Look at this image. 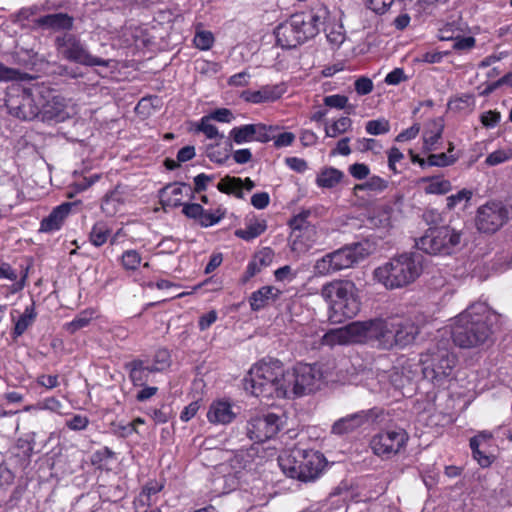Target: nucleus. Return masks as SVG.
Segmentation results:
<instances>
[{"instance_id": "nucleus-4", "label": "nucleus", "mask_w": 512, "mask_h": 512, "mask_svg": "<svg viewBox=\"0 0 512 512\" xmlns=\"http://www.w3.org/2000/svg\"><path fill=\"white\" fill-rule=\"evenodd\" d=\"M286 370L278 359H262L254 364L244 379V388L255 397L286 398Z\"/></svg>"}, {"instance_id": "nucleus-56", "label": "nucleus", "mask_w": 512, "mask_h": 512, "mask_svg": "<svg viewBox=\"0 0 512 512\" xmlns=\"http://www.w3.org/2000/svg\"><path fill=\"white\" fill-rule=\"evenodd\" d=\"M404 159V154L396 146L391 147L387 151L388 168L393 174H398L400 171L397 169L396 164Z\"/></svg>"}, {"instance_id": "nucleus-50", "label": "nucleus", "mask_w": 512, "mask_h": 512, "mask_svg": "<svg viewBox=\"0 0 512 512\" xmlns=\"http://www.w3.org/2000/svg\"><path fill=\"white\" fill-rule=\"evenodd\" d=\"M211 119L208 115L203 116L196 124L195 132H202L208 139L223 138L224 136L219 133L218 128L210 123Z\"/></svg>"}, {"instance_id": "nucleus-45", "label": "nucleus", "mask_w": 512, "mask_h": 512, "mask_svg": "<svg viewBox=\"0 0 512 512\" xmlns=\"http://www.w3.org/2000/svg\"><path fill=\"white\" fill-rule=\"evenodd\" d=\"M172 359L170 351L166 348L156 350L153 356V363L150 365L151 370L155 372H162L171 366Z\"/></svg>"}, {"instance_id": "nucleus-18", "label": "nucleus", "mask_w": 512, "mask_h": 512, "mask_svg": "<svg viewBox=\"0 0 512 512\" xmlns=\"http://www.w3.org/2000/svg\"><path fill=\"white\" fill-rule=\"evenodd\" d=\"M182 213L188 219L194 222L201 228H208L220 223L227 214V209L219 206L216 209H205L199 203L184 204Z\"/></svg>"}, {"instance_id": "nucleus-62", "label": "nucleus", "mask_w": 512, "mask_h": 512, "mask_svg": "<svg viewBox=\"0 0 512 512\" xmlns=\"http://www.w3.org/2000/svg\"><path fill=\"white\" fill-rule=\"evenodd\" d=\"M394 0H366L367 7L378 15L386 13Z\"/></svg>"}, {"instance_id": "nucleus-47", "label": "nucleus", "mask_w": 512, "mask_h": 512, "mask_svg": "<svg viewBox=\"0 0 512 512\" xmlns=\"http://www.w3.org/2000/svg\"><path fill=\"white\" fill-rule=\"evenodd\" d=\"M166 484V480L164 478L160 479H149L141 488L139 494L142 498H147L150 501H154L153 497L160 493Z\"/></svg>"}, {"instance_id": "nucleus-24", "label": "nucleus", "mask_w": 512, "mask_h": 512, "mask_svg": "<svg viewBox=\"0 0 512 512\" xmlns=\"http://www.w3.org/2000/svg\"><path fill=\"white\" fill-rule=\"evenodd\" d=\"M282 294L278 288L265 285L251 293L248 302L250 308L254 312H258L266 308L269 304L276 302Z\"/></svg>"}, {"instance_id": "nucleus-55", "label": "nucleus", "mask_w": 512, "mask_h": 512, "mask_svg": "<svg viewBox=\"0 0 512 512\" xmlns=\"http://www.w3.org/2000/svg\"><path fill=\"white\" fill-rule=\"evenodd\" d=\"M348 97L342 94H333L325 96L323 99L324 105L329 108L345 109L348 107Z\"/></svg>"}, {"instance_id": "nucleus-61", "label": "nucleus", "mask_w": 512, "mask_h": 512, "mask_svg": "<svg viewBox=\"0 0 512 512\" xmlns=\"http://www.w3.org/2000/svg\"><path fill=\"white\" fill-rule=\"evenodd\" d=\"M421 126L419 123H414L411 127L401 131L396 137L395 142L404 143L415 139L419 132Z\"/></svg>"}, {"instance_id": "nucleus-33", "label": "nucleus", "mask_w": 512, "mask_h": 512, "mask_svg": "<svg viewBox=\"0 0 512 512\" xmlns=\"http://www.w3.org/2000/svg\"><path fill=\"white\" fill-rule=\"evenodd\" d=\"M344 173L334 167H324L316 177V185L320 188H334L343 179Z\"/></svg>"}, {"instance_id": "nucleus-28", "label": "nucleus", "mask_w": 512, "mask_h": 512, "mask_svg": "<svg viewBox=\"0 0 512 512\" xmlns=\"http://www.w3.org/2000/svg\"><path fill=\"white\" fill-rule=\"evenodd\" d=\"M129 373V379L133 386H144L149 380L150 373H156L151 370V366L146 365L144 360L134 359L125 365Z\"/></svg>"}, {"instance_id": "nucleus-32", "label": "nucleus", "mask_w": 512, "mask_h": 512, "mask_svg": "<svg viewBox=\"0 0 512 512\" xmlns=\"http://www.w3.org/2000/svg\"><path fill=\"white\" fill-rule=\"evenodd\" d=\"M267 230V221L265 219L253 218L246 223L244 228L237 229L235 236L244 240L252 241Z\"/></svg>"}, {"instance_id": "nucleus-23", "label": "nucleus", "mask_w": 512, "mask_h": 512, "mask_svg": "<svg viewBox=\"0 0 512 512\" xmlns=\"http://www.w3.org/2000/svg\"><path fill=\"white\" fill-rule=\"evenodd\" d=\"M260 446L252 444L247 449H241L237 451L230 459V465L233 469L251 470L254 466L261 465L264 459L263 455H260Z\"/></svg>"}, {"instance_id": "nucleus-54", "label": "nucleus", "mask_w": 512, "mask_h": 512, "mask_svg": "<svg viewBox=\"0 0 512 512\" xmlns=\"http://www.w3.org/2000/svg\"><path fill=\"white\" fill-rule=\"evenodd\" d=\"M452 41V47L457 51H469L476 45V39L473 36H461L460 32H457V35Z\"/></svg>"}, {"instance_id": "nucleus-39", "label": "nucleus", "mask_w": 512, "mask_h": 512, "mask_svg": "<svg viewBox=\"0 0 512 512\" xmlns=\"http://www.w3.org/2000/svg\"><path fill=\"white\" fill-rule=\"evenodd\" d=\"M110 235L111 229L108 224L104 221H99L93 225L89 239L94 246L100 247L108 241Z\"/></svg>"}, {"instance_id": "nucleus-10", "label": "nucleus", "mask_w": 512, "mask_h": 512, "mask_svg": "<svg viewBox=\"0 0 512 512\" xmlns=\"http://www.w3.org/2000/svg\"><path fill=\"white\" fill-rule=\"evenodd\" d=\"M322 378L317 364L297 363L291 370H286L285 379H282L286 382V398L313 392Z\"/></svg>"}, {"instance_id": "nucleus-64", "label": "nucleus", "mask_w": 512, "mask_h": 512, "mask_svg": "<svg viewBox=\"0 0 512 512\" xmlns=\"http://www.w3.org/2000/svg\"><path fill=\"white\" fill-rule=\"evenodd\" d=\"M348 171L357 180L366 179L370 174L369 166L364 163H354L349 166Z\"/></svg>"}, {"instance_id": "nucleus-8", "label": "nucleus", "mask_w": 512, "mask_h": 512, "mask_svg": "<svg viewBox=\"0 0 512 512\" xmlns=\"http://www.w3.org/2000/svg\"><path fill=\"white\" fill-rule=\"evenodd\" d=\"M422 267L413 254L403 253L374 270V279L387 289H396L414 282Z\"/></svg>"}, {"instance_id": "nucleus-49", "label": "nucleus", "mask_w": 512, "mask_h": 512, "mask_svg": "<svg viewBox=\"0 0 512 512\" xmlns=\"http://www.w3.org/2000/svg\"><path fill=\"white\" fill-rule=\"evenodd\" d=\"M365 131L373 136L384 135L390 131V122L384 117L369 120L365 124Z\"/></svg>"}, {"instance_id": "nucleus-1", "label": "nucleus", "mask_w": 512, "mask_h": 512, "mask_svg": "<svg viewBox=\"0 0 512 512\" xmlns=\"http://www.w3.org/2000/svg\"><path fill=\"white\" fill-rule=\"evenodd\" d=\"M5 104L11 115L23 120H32L40 112L52 120L63 110L62 97L41 88L13 89L7 94Z\"/></svg>"}, {"instance_id": "nucleus-60", "label": "nucleus", "mask_w": 512, "mask_h": 512, "mask_svg": "<svg viewBox=\"0 0 512 512\" xmlns=\"http://www.w3.org/2000/svg\"><path fill=\"white\" fill-rule=\"evenodd\" d=\"M512 158V152L511 151H505V150H496L490 153L487 157L485 162L490 166H495L501 163H504Z\"/></svg>"}, {"instance_id": "nucleus-7", "label": "nucleus", "mask_w": 512, "mask_h": 512, "mask_svg": "<svg viewBox=\"0 0 512 512\" xmlns=\"http://www.w3.org/2000/svg\"><path fill=\"white\" fill-rule=\"evenodd\" d=\"M278 464L286 476L307 482L320 476L326 458L319 451L294 447L279 455Z\"/></svg>"}, {"instance_id": "nucleus-2", "label": "nucleus", "mask_w": 512, "mask_h": 512, "mask_svg": "<svg viewBox=\"0 0 512 512\" xmlns=\"http://www.w3.org/2000/svg\"><path fill=\"white\" fill-rule=\"evenodd\" d=\"M327 15L328 10L323 4L316 5L308 12L291 15L274 31L277 45L283 49H292L303 44L319 33Z\"/></svg>"}, {"instance_id": "nucleus-17", "label": "nucleus", "mask_w": 512, "mask_h": 512, "mask_svg": "<svg viewBox=\"0 0 512 512\" xmlns=\"http://www.w3.org/2000/svg\"><path fill=\"white\" fill-rule=\"evenodd\" d=\"M274 129L273 126L263 123L235 126L229 132V140L238 145L254 141L267 143L273 139L269 131Z\"/></svg>"}, {"instance_id": "nucleus-29", "label": "nucleus", "mask_w": 512, "mask_h": 512, "mask_svg": "<svg viewBox=\"0 0 512 512\" xmlns=\"http://www.w3.org/2000/svg\"><path fill=\"white\" fill-rule=\"evenodd\" d=\"M124 204V193L116 188L105 194L102 199L101 210L106 216L113 217L122 211Z\"/></svg>"}, {"instance_id": "nucleus-43", "label": "nucleus", "mask_w": 512, "mask_h": 512, "mask_svg": "<svg viewBox=\"0 0 512 512\" xmlns=\"http://www.w3.org/2000/svg\"><path fill=\"white\" fill-rule=\"evenodd\" d=\"M352 120L348 116H342L331 125L325 126L326 137L335 138L340 134H344L349 131L352 127Z\"/></svg>"}, {"instance_id": "nucleus-20", "label": "nucleus", "mask_w": 512, "mask_h": 512, "mask_svg": "<svg viewBox=\"0 0 512 512\" xmlns=\"http://www.w3.org/2000/svg\"><path fill=\"white\" fill-rule=\"evenodd\" d=\"M185 195L188 196L190 200L193 199L192 187L190 184L184 182L169 183L159 190L160 204L164 209H166V207H183L185 204L183 202Z\"/></svg>"}, {"instance_id": "nucleus-44", "label": "nucleus", "mask_w": 512, "mask_h": 512, "mask_svg": "<svg viewBox=\"0 0 512 512\" xmlns=\"http://www.w3.org/2000/svg\"><path fill=\"white\" fill-rule=\"evenodd\" d=\"M115 453L108 447H103L96 450L91 455V464L97 469H107L109 462L114 459Z\"/></svg>"}, {"instance_id": "nucleus-46", "label": "nucleus", "mask_w": 512, "mask_h": 512, "mask_svg": "<svg viewBox=\"0 0 512 512\" xmlns=\"http://www.w3.org/2000/svg\"><path fill=\"white\" fill-rule=\"evenodd\" d=\"M458 156L454 154H447L445 152L441 153H429L428 154V165L429 167H448L454 165L457 160Z\"/></svg>"}, {"instance_id": "nucleus-15", "label": "nucleus", "mask_w": 512, "mask_h": 512, "mask_svg": "<svg viewBox=\"0 0 512 512\" xmlns=\"http://www.w3.org/2000/svg\"><path fill=\"white\" fill-rule=\"evenodd\" d=\"M284 421L275 413H267L252 417L247 423V435L260 446L261 443L273 439L283 428Z\"/></svg>"}, {"instance_id": "nucleus-14", "label": "nucleus", "mask_w": 512, "mask_h": 512, "mask_svg": "<svg viewBox=\"0 0 512 512\" xmlns=\"http://www.w3.org/2000/svg\"><path fill=\"white\" fill-rule=\"evenodd\" d=\"M409 441L408 432L397 425H389L375 434L370 442L373 453L383 459L404 451Z\"/></svg>"}, {"instance_id": "nucleus-34", "label": "nucleus", "mask_w": 512, "mask_h": 512, "mask_svg": "<svg viewBox=\"0 0 512 512\" xmlns=\"http://www.w3.org/2000/svg\"><path fill=\"white\" fill-rule=\"evenodd\" d=\"M64 223V203L58 205L41 221L39 231L52 233L61 229Z\"/></svg>"}, {"instance_id": "nucleus-27", "label": "nucleus", "mask_w": 512, "mask_h": 512, "mask_svg": "<svg viewBox=\"0 0 512 512\" xmlns=\"http://www.w3.org/2000/svg\"><path fill=\"white\" fill-rule=\"evenodd\" d=\"M370 411H360L336 421L332 426L334 434L342 435L354 431L364 423L368 422Z\"/></svg>"}, {"instance_id": "nucleus-12", "label": "nucleus", "mask_w": 512, "mask_h": 512, "mask_svg": "<svg viewBox=\"0 0 512 512\" xmlns=\"http://www.w3.org/2000/svg\"><path fill=\"white\" fill-rule=\"evenodd\" d=\"M391 349L404 348L415 342L425 325V317L420 312L391 316Z\"/></svg>"}, {"instance_id": "nucleus-51", "label": "nucleus", "mask_w": 512, "mask_h": 512, "mask_svg": "<svg viewBox=\"0 0 512 512\" xmlns=\"http://www.w3.org/2000/svg\"><path fill=\"white\" fill-rule=\"evenodd\" d=\"M214 41L215 38L213 33L206 30L196 31L193 39L195 47L202 51H207L211 49V47L214 44Z\"/></svg>"}, {"instance_id": "nucleus-11", "label": "nucleus", "mask_w": 512, "mask_h": 512, "mask_svg": "<svg viewBox=\"0 0 512 512\" xmlns=\"http://www.w3.org/2000/svg\"><path fill=\"white\" fill-rule=\"evenodd\" d=\"M460 233L448 226L431 227L415 241L417 249L431 255L450 254L460 243Z\"/></svg>"}, {"instance_id": "nucleus-37", "label": "nucleus", "mask_w": 512, "mask_h": 512, "mask_svg": "<svg viewBox=\"0 0 512 512\" xmlns=\"http://www.w3.org/2000/svg\"><path fill=\"white\" fill-rule=\"evenodd\" d=\"M27 278V269L24 271L20 279H18V273L8 263H2L0 265V279H6L13 282L11 291L13 293L22 290L25 286Z\"/></svg>"}, {"instance_id": "nucleus-36", "label": "nucleus", "mask_w": 512, "mask_h": 512, "mask_svg": "<svg viewBox=\"0 0 512 512\" xmlns=\"http://www.w3.org/2000/svg\"><path fill=\"white\" fill-rule=\"evenodd\" d=\"M242 178L236 176L225 175L217 183V189L219 192L227 195H232L237 199L244 198V192H242L241 185Z\"/></svg>"}, {"instance_id": "nucleus-26", "label": "nucleus", "mask_w": 512, "mask_h": 512, "mask_svg": "<svg viewBox=\"0 0 512 512\" xmlns=\"http://www.w3.org/2000/svg\"><path fill=\"white\" fill-rule=\"evenodd\" d=\"M310 215L311 212L309 210H302L288 221V226L292 231L291 235L295 237L293 242L294 246H296L298 242H301L300 238H302L304 234H315V227L308 221Z\"/></svg>"}, {"instance_id": "nucleus-59", "label": "nucleus", "mask_w": 512, "mask_h": 512, "mask_svg": "<svg viewBox=\"0 0 512 512\" xmlns=\"http://www.w3.org/2000/svg\"><path fill=\"white\" fill-rule=\"evenodd\" d=\"M38 24L49 28H61L64 26V14L57 13L41 17Z\"/></svg>"}, {"instance_id": "nucleus-13", "label": "nucleus", "mask_w": 512, "mask_h": 512, "mask_svg": "<svg viewBox=\"0 0 512 512\" xmlns=\"http://www.w3.org/2000/svg\"><path fill=\"white\" fill-rule=\"evenodd\" d=\"M367 255L368 252L362 244L354 243L318 259L315 264V269L318 273L324 275L334 273L352 267L354 264L363 260Z\"/></svg>"}, {"instance_id": "nucleus-53", "label": "nucleus", "mask_w": 512, "mask_h": 512, "mask_svg": "<svg viewBox=\"0 0 512 512\" xmlns=\"http://www.w3.org/2000/svg\"><path fill=\"white\" fill-rule=\"evenodd\" d=\"M98 179L99 176L95 175L90 179L83 177L80 180L74 182L73 184L69 185L68 189L66 188V198L72 199L75 193L86 190Z\"/></svg>"}, {"instance_id": "nucleus-30", "label": "nucleus", "mask_w": 512, "mask_h": 512, "mask_svg": "<svg viewBox=\"0 0 512 512\" xmlns=\"http://www.w3.org/2000/svg\"><path fill=\"white\" fill-rule=\"evenodd\" d=\"M486 441L487 439L483 435L474 436L469 441L472 456L482 468L490 467L495 459L492 454H489L486 450L481 449V446Z\"/></svg>"}, {"instance_id": "nucleus-9", "label": "nucleus", "mask_w": 512, "mask_h": 512, "mask_svg": "<svg viewBox=\"0 0 512 512\" xmlns=\"http://www.w3.org/2000/svg\"><path fill=\"white\" fill-rule=\"evenodd\" d=\"M456 363L457 357L446 348L435 347L420 355L424 378L439 387L451 377Z\"/></svg>"}, {"instance_id": "nucleus-52", "label": "nucleus", "mask_w": 512, "mask_h": 512, "mask_svg": "<svg viewBox=\"0 0 512 512\" xmlns=\"http://www.w3.org/2000/svg\"><path fill=\"white\" fill-rule=\"evenodd\" d=\"M355 147L361 153L372 151L374 154H379L383 148L380 141L374 138H358Z\"/></svg>"}, {"instance_id": "nucleus-57", "label": "nucleus", "mask_w": 512, "mask_h": 512, "mask_svg": "<svg viewBox=\"0 0 512 512\" xmlns=\"http://www.w3.org/2000/svg\"><path fill=\"white\" fill-rule=\"evenodd\" d=\"M215 179L214 175L200 173L194 177V187L192 188V195L201 193L207 190L208 184Z\"/></svg>"}, {"instance_id": "nucleus-63", "label": "nucleus", "mask_w": 512, "mask_h": 512, "mask_svg": "<svg viewBox=\"0 0 512 512\" xmlns=\"http://www.w3.org/2000/svg\"><path fill=\"white\" fill-rule=\"evenodd\" d=\"M501 119L500 112L496 110H489L481 114L480 121L482 125L486 128L495 127Z\"/></svg>"}, {"instance_id": "nucleus-5", "label": "nucleus", "mask_w": 512, "mask_h": 512, "mask_svg": "<svg viewBox=\"0 0 512 512\" xmlns=\"http://www.w3.org/2000/svg\"><path fill=\"white\" fill-rule=\"evenodd\" d=\"M391 316L387 318H374L366 321H355L343 329L327 333L324 336L326 343L375 342L380 349H391Z\"/></svg>"}, {"instance_id": "nucleus-41", "label": "nucleus", "mask_w": 512, "mask_h": 512, "mask_svg": "<svg viewBox=\"0 0 512 512\" xmlns=\"http://www.w3.org/2000/svg\"><path fill=\"white\" fill-rule=\"evenodd\" d=\"M142 263L141 254L135 249L125 250L120 257V265L127 272L136 271Z\"/></svg>"}, {"instance_id": "nucleus-35", "label": "nucleus", "mask_w": 512, "mask_h": 512, "mask_svg": "<svg viewBox=\"0 0 512 512\" xmlns=\"http://www.w3.org/2000/svg\"><path fill=\"white\" fill-rule=\"evenodd\" d=\"M421 182L427 183L424 188L426 194L445 195L452 190V184L443 176L423 177Z\"/></svg>"}, {"instance_id": "nucleus-6", "label": "nucleus", "mask_w": 512, "mask_h": 512, "mask_svg": "<svg viewBox=\"0 0 512 512\" xmlns=\"http://www.w3.org/2000/svg\"><path fill=\"white\" fill-rule=\"evenodd\" d=\"M356 286L350 280H333L322 286L320 295L329 304V320L343 323L354 318L361 309Z\"/></svg>"}, {"instance_id": "nucleus-16", "label": "nucleus", "mask_w": 512, "mask_h": 512, "mask_svg": "<svg viewBox=\"0 0 512 512\" xmlns=\"http://www.w3.org/2000/svg\"><path fill=\"white\" fill-rule=\"evenodd\" d=\"M508 219V210L502 203H487L478 209L476 224L479 231L494 233Z\"/></svg>"}, {"instance_id": "nucleus-42", "label": "nucleus", "mask_w": 512, "mask_h": 512, "mask_svg": "<svg viewBox=\"0 0 512 512\" xmlns=\"http://www.w3.org/2000/svg\"><path fill=\"white\" fill-rule=\"evenodd\" d=\"M388 186V180L378 175H373L369 177L364 183L356 184L354 189L360 191H371L375 193H381L385 191L388 188Z\"/></svg>"}, {"instance_id": "nucleus-40", "label": "nucleus", "mask_w": 512, "mask_h": 512, "mask_svg": "<svg viewBox=\"0 0 512 512\" xmlns=\"http://www.w3.org/2000/svg\"><path fill=\"white\" fill-rule=\"evenodd\" d=\"M231 150L232 144L230 141H227L223 148L219 144H211L207 147V157L214 163L223 164L229 159Z\"/></svg>"}, {"instance_id": "nucleus-48", "label": "nucleus", "mask_w": 512, "mask_h": 512, "mask_svg": "<svg viewBox=\"0 0 512 512\" xmlns=\"http://www.w3.org/2000/svg\"><path fill=\"white\" fill-rule=\"evenodd\" d=\"M443 128H437L435 131H424L422 139L423 153H430L438 149L439 140L442 138Z\"/></svg>"}, {"instance_id": "nucleus-22", "label": "nucleus", "mask_w": 512, "mask_h": 512, "mask_svg": "<svg viewBox=\"0 0 512 512\" xmlns=\"http://www.w3.org/2000/svg\"><path fill=\"white\" fill-rule=\"evenodd\" d=\"M274 251L270 247H263L256 251L248 262L246 269L241 276L242 284L248 283L253 277L259 274L263 269L270 266L274 259Z\"/></svg>"}, {"instance_id": "nucleus-21", "label": "nucleus", "mask_w": 512, "mask_h": 512, "mask_svg": "<svg viewBox=\"0 0 512 512\" xmlns=\"http://www.w3.org/2000/svg\"><path fill=\"white\" fill-rule=\"evenodd\" d=\"M287 91L285 83L264 85L259 90H244L240 98L247 103L260 104L274 102L280 99Z\"/></svg>"}, {"instance_id": "nucleus-19", "label": "nucleus", "mask_w": 512, "mask_h": 512, "mask_svg": "<svg viewBox=\"0 0 512 512\" xmlns=\"http://www.w3.org/2000/svg\"><path fill=\"white\" fill-rule=\"evenodd\" d=\"M66 58L85 66L108 67L110 60L91 55L75 37H66Z\"/></svg>"}, {"instance_id": "nucleus-3", "label": "nucleus", "mask_w": 512, "mask_h": 512, "mask_svg": "<svg viewBox=\"0 0 512 512\" xmlns=\"http://www.w3.org/2000/svg\"><path fill=\"white\" fill-rule=\"evenodd\" d=\"M491 313L483 303H474L460 313L452 327V339L461 348L482 345L492 334Z\"/></svg>"}, {"instance_id": "nucleus-31", "label": "nucleus", "mask_w": 512, "mask_h": 512, "mask_svg": "<svg viewBox=\"0 0 512 512\" xmlns=\"http://www.w3.org/2000/svg\"><path fill=\"white\" fill-rule=\"evenodd\" d=\"M14 313H17V311H13L11 313L12 320L15 321L12 336L13 338H18L28 329V327H30L33 324V322L36 319L34 303L27 306L24 312L19 314V317L17 319Z\"/></svg>"}, {"instance_id": "nucleus-25", "label": "nucleus", "mask_w": 512, "mask_h": 512, "mask_svg": "<svg viewBox=\"0 0 512 512\" xmlns=\"http://www.w3.org/2000/svg\"><path fill=\"white\" fill-rule=\"evenodd\" d=\"M236 417L232 404L227 400H215L211 403L207 412V419L211 424L226 425Z\"/></svg>"}, {"instance_id": "nucleus-58", "label": "nucleus", "mask_w": 512, "mask_h": 512, "mask_svg": "<svg viewBox=\"0 0 512 512\" xmlns=\"http://www.w3.org/2000/svg\"><path fill=\"white\" fill-rule=\"evenodd\" d=\"M354 89L358 95L364 96L370 94L373 91L374 84L369 77L361 76L355 80Z\"/></svg>"}, {"instance_id": "nucleus-38", "label": "nucleus", "mask_w": 512, "mask_h": 512, "mask_svg": "<svg viewBox=\"0 0 512 512\" xmlns=\"http://www.w3.org/2000/svg\"><path fill=\"white\" fill-rule=\"evenodd\" d=\"M98 317V312L94 308H87L80 311L75 318L66 325V330L74 333L82 328L87 327L93 319Z\"/></svg>"}]
</instances>
